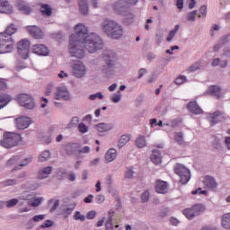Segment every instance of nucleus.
I'll return each mask as SVG.
<instances>
[{
    "label": "nucleus",
    "mask_w": 230,
    "mask_h": 230,
    "mask_svg": "<svg viewBox=\"0 0 230 230\" xmlns=\"http://www.w3.org/2000/svg\"><path fill=\"white\" fill-rule=\"evenodd\" d=\"M95 200L98 204H102V202H105V197L103 195H98Z\"/></svg>",
    "instance_id": "0e129e2a"
},
{
    "label": "nucleus",
    "mask_w": 230,
    "mask_h": 230,
    "mask_svg": "<svg viewBox=\"0 0 230 230\" xmlns=\"http://www.w3.org/2000/svg\"><path fill=\"white\" fill-rule=\"evenodd\" d=\"M176 8L182 10L184 8V0H176Z\"/></svg>",
    "instance_id": "680f3d73"
},
{
    "label": "nucleus",
    "mask_w": 230,
    "mask_h": 230,
    "mask_svg": "<svg viewBox=\"0 0 230 230\" xmlns=\"http://www.w3.org/2000/svg\"><path fill=\"white\" fill-rule=\"evenodd\" d=\"M72 69V73L76 78H83V76H85V73H87V68L82 61H75Z\"/></svg>",
    "instance_id": "6e6552de"
},
{
    "label": "nucleus",
    "mask_w": 230,
    "mask_h": 230,
    "mask_svg": "<svg viewBox=\"0 0 230 230\" xmlns=\"http://www.w3.org/2000/svg\"><path fill=\"white\" fill-rule=\"evenodd\" d=\"M22 141V137H21V134L15 132H5L0 143L4 148H13V146H17V145Z\"/></svg>",
    "instance_id": "7ed1b4c3"
},
{
    "label": "nucleus",
    "mask_w": 230,
    "mask_h": 230,
    "mask_svg": "<svg viewBox=\"0 0 230 230\" xmlns=\"http://www.w3.org/2000/svg\"><path fill=\"white\" fill-rule=\"evenodd\" d=\"M197 17V11H192L187 15V21L194 22Z\"/></svg>",
    "instance_id": "de8ad7c7"
},
{
    "label": "nucleus",
    "mask_w": 230,
    "mask_h": 230,
    "mask_svg": "<svg viewBox=\"0 0 230 230\" xmlns=\"http://www.w3.org/2000/svg\"><path fill=\"white\" fill-rule=\"evenodd\" d=\"M15 49V40L13 37L0 34V55L12 53Z\"/></svg>",
    "instance_id": "20e7f679"
},
{
    "label": "nucleus",
    "mask_w": 230,
    "mask_h": 230,
    "mask_svg": "<svg viewBox=\"0 0 230 230\" xmlns=\"http://www.w3.org/2000/svg\"><path fill=\"white\" fill-rule=\"evenodd\" d=\"M203 182L206 188H208V190H216V188L218 186L217 181H215V178L211 176H206Z\"/></svg>",
    "instance_id": "aec40b11"
},
{
    "label": "nucleus",
    "mask_w": 230,
    "mask_h": 230,
    "mask_svg": "<svg viewBox=\"0 0 230 230\" xmlns=\"http://www.w3.org/2000/svg\"><path fill=\"white\" fill-rule=\"evenodd\" d=\"M16 102L22 105V107H25V109H35V101L33 97L28 93H21L16 96Z\"/></svg>",
    "instance_id": "39448f33"
},
{
    "label": "nucleus",
    "mask_w": 230,
    "mask_h": 230,
    "mask_svg": "<svg viewBox=\"0 0 230 230\" xmlns=\"http://www.w3.org/2000/svg\"><path fill=\"white\" fill-rule=\"evenodd\" d=\"M221 226L225 229H230V213H226V214L223 215Z\"/></svg>",
    "instance_id": "c85d7f7f"
},
{
    "label": "nucleus",
    "mask_w": 230,
    "mask_h": 230,
    "mask_svg": "<svg viewBox=\"0 0 230 230\" xmlns=\"http://www.w3.org/2000/svg\"><path fill=\"white\" fill-rule=\"evenodd\" d=\"M191 193H192V195H197V194H199V195H208V191L202 190L201 188H199V189H197L196 190H193Z\"/></svg>",
    "instance_id": "4d7b16f0"
},
{
    "label": "nucleus",
    "mask_w": 230,
    "mask_h": 230,
    "mask_svg": "<svg viewBox=\"0 0 230 230\" xmlns=\"http://www.w3.org/2000/svg\"><path fill=\"white\" fill-rule=\"evenodd\" d=\"M41 202V199H36L33 200V202H31V206H32L33 208H37V206H39Z\"/></svg>",
    "instance_id": "69168bd1"
},
{
    "label": "nucleus",
    "mask_w": 230,
    "mask_h": 230,
    "mask_svg": "<svg viewBox=\"0 0 230 230\" xmlns=\"http://www.w3.org/2000/svg\"><path fill=\"white\" fill-rule=\"evenodd\" d=\"M208 94L216 96V98H222V93L220 92V87L217 85H212L208 88Z\"/></svg>",
    "instance_id": "b1692460"
},
{
    "label": "nucleus",
    "mask_w": 230,
    "mask_h": 230,
    "mask_svg": "<svg viewBox=\"0 0 230 230\" xmlns=\"http://www.w3.org/2000/svg\"><path fill=\"white\" fill-rule=\"evenodd\" d=\"M17 161H19V156H13L7 161V166H13V164H17Z\"/></svg>",
    "instance_id": "8fccbe9b"
},
{
    "label": "nucleus",
    "mask_w": 230,
    "mask_h": 230,
    "mask_svg": "<svg viewBox=\"0 0 230 230\" xmlns=\"http://www.w3.org/2000/svg\"><path fill=\"white\" fill-rule=\"evenodd\" d=\"M26 30L34 39H44V32H42V30H40V28H39L38 26L29 25L26 27Z\"/></svg>",
    "instance_id": "f8f14e48"
},
{
    "label": "nucleus",
    "mask_w": 230,
    "mask_h": 230,
    "mask_svg": "<svg viewBox=\"0 0 230 230\" xmlns=\"http://www.w3.org/2000/svg\"><path fill=\"white\" fill-rule=\"evenodd\" d=\"M151 161L154 164H161L163 157L161 156V152H159V150H153Z\"/></svg>",
    "instance_id": "5701e85b"
},
{
    "label": "nucleus",
    "mask_w": 230,
    "mask_h": 230,
    "mask_svg": "<svg viewBox=\"0 0 230 230\" xmlns=\"http://www.w3.org/2000/svg\"><path fill=\"white\" fill-rule=\"evenodd\" d=\"M174 172L181 178L180 182L181 184H188V182L190 181V179L191 177L188 168L182 166L181 164H178L175 166Z\"/></svg>",
    "instance_id": "423d86ee"
},
{
    "label": "nucleus",
    "mask_w": 230,
    "mask_h": 230,
    "mask_svg": "<svg viewBox=\"0 0 230 230\" xmlns=\"http://www.w3.org/2000/svg\"><path fill=\"white\" fill-rule=\"evenodd\" d=\"M148 199H150V192L145 191L141 196L142 202H147Z\"/></svg>",
    "instance_id": "bf43d9fd"
},
{
    "label": "nucleus",
    "mask_w": 230,
    "mask_h": 230,
    "mask_svg": "<svg viewBox=\"0 0 230 230\" xmlns=\"http://www.w3.org/2000/svg\"><path fill=\"white\" fill-rule=\"evenodd\" d=\"M183 215L189 220H191V218H195V217H197V214H195V210H193L192 207L190 208H185L183 210Z\"/></svg>",
    "instance_id": "7c9ffc66"
},
{
    "label": "nucleus",
    "mask_w": 230,
    "mask_h": 230,
    "mask_svg": "<svg viewBox=\"0 0 230 230\" xmlns=\"http://www.w3.org/2000/svg\"><path fill=\"white\" fill-rule=\"evenodd\" d=\"M77 128L81 134H85L86 132H89V127L85 125L84 123L81 122L78 126Z\"/></svg>",
    "instance_id": "ea45409f"
},
{
    "label": "nucleus",
    "mask_w": 230,
    "mask_h": 230,
    "mask_svg": "<svg viewBox=\"0 0 230 230\" xmlns=\"http://www.w3.org/2000/svg\"><path fill=\"white\" fill-rule=\"evenodd\" d=\"M191 208L194 210L196 217H199V215H202V213L206 211V206H204L203 204H195Z\"/></svg>",
    "instance_id": "c756f323"
},
{
    "label": "nucleus",
    "mask_w": 230,
    "mask_h": 230,
    "mask_svg": "<svg viewBox=\"0 0 230 230\" xmlns=\"http://www.w3.org/2000/svg\"><path fill=\"white\" fill-rule=\"evenodd\" d=\"M73 209L74 208H64L63 210V215L66 218H67V217H69V215H71V213H73Z\"/></svg>",
    "instance_id": "13d9d810"
},
{
    "label": "nucleus",
    "mask_w": 230,
    "mask_h": 230,
    "mask_svg": "<svg viewBox=\"0 0 230 230\" xmlns=\"http://www.w3.org/2000/svg\"><path fill=\"white\" fill-rule=\"evenodd\" d=\"M75 34L69 40V53L75 58H84L85 50L94 53L103 48V40L95 33L89 34V30L83 23H78L75 28Z\"/></svg>",
    "instance_id": "f257e3e1"
},
{
    "label": "nucleus",
    "mask_w": 230,
    "mask_h": 230,
    "mask_svg": "<svg viewBox=\"0 0 230 230\" xmlns=\"http://www.w3.org/2000/svg\"><path fill=\"white\" fill-rule=\"evenodd\" d=\"M116 157H118V152L114 148L109 149L105 155L107 163H112Z\"/></svg>",
    "instance_id": "4be33fe9"
},
{
    "label": "nucleus",
    "mask_w": 230,
    "mask_h": 230,
    "mask_svg": "<svg viewBox=\"0 0 230 230\" xmlns=\"http://www.w3.org/2000/svg\"><path fill=\"white\" fill-rule=\"evenodd\" d=\"M30 163H31V158H26L22 164H19L18 166H15L12 172H15L17 170H21V168H22V166H28V164H30Z\"/></svg>",
    "instance_id": "58836bf2"
},
{
    "label": "nucleus",
    "mask_w": 230,
    "mask_h": 230,
    "mask_svg": "<svg viewBox=\"0 0 230 230\" xmlns=\"http://www.w3.org/2000/svg\"><path fill=\"white\" fill-rule=\"evenodd\" d=\"M16 128L19 130H24V128H28L30 125H31V119L29 117H19L15 119Z\"/></svg>",
    "instance_id": "9b49d317"
},
{
    "label": "nucleus",
    "mask_w": 230,
    "mask_h": 230,
    "mask_svg": "<svg viewBox=\"0 0 230 230\" xmlns=\"http://www.w3.org/2000/svg\"><path fill=\"white\" fill-rule=\"evenodd\" d=\"M18 54L23 60L30 57V40H21L17 45Z\"/></svg>",
    "instance_id": "0eeeda50"
},
{
    "label": "nucleus",
    "mask_w": 230,
    "mask_h": 230,
    "mask_svg": "<svg viewBox=\"0 0 230 230\" xmlns=\"http://www.w3.org/2000/svg\"><path fill=\"white\" fill-rule=\"evenodd\" d=\"M103 60H105L108 67H112L114 66V61L116 60V54L111 50H107L103 55Z\"/></svg>",
    "instance_id": "dca6fc26"
},
{
    "label": "nucleus",
    "mask_w": 230,
    "mask_h": 230,
    "mask_svg": "<svg viewBox=\"0 0 230 230\" xmlns=\"http://www.w3.org/2000/svg\"><path fill=\"white\" fill-rule=\"evenodd\" d=\"M51 226H53V221L51 220H46L41 226V229H46L48 227H51Z\"/></svg>",
    "instance_id": "6e6d98bb"
},
{
    "label": "nucleus",
    "mask_w": 230,
    "mask_h": 230,
    "mask_svg": "<svg viewBox=\"0 0 230 230\" xmlns=\"http://www.w3.org/2000/svg\"><path fill=\"white\" fill-rule=\"evenodd\" d=\"M136 146L137 148H145L146 146V138L144 136H140L136 140Z\"/></svg>",
    "instance_id": "f704fd0d"
},
{
    "label": "nucleus",
    "mask_w": 230,
    "mask_h": 230,
    "mask_svg": "<svg viewBox=\"0 0 230 230\" xmlns=\"http://www.w3.org/2000/svg\"><path fill=\"white\" fill-rule=\"evenodd\" d=\"M41 13L42 15H47V17H51V13H53V12L51 7H49V4H41Z\"/></svg>",
    "instance_id": "2f4dec72"
},
{
    "label": "nucleus",
    "mask_w": 230,
    "mask_h": 230,
    "mask_svg": "<svg viewBox=\"0 0 230 230\" xmlns=\"http://www.w3.org/2000/svg\"><path fill=\"white\" fill-rule=\"evenodd\" d=\"M132 175H134V171H132V168H128L126 171V178L130 179L132 178Z\"/></svg>",
    "instance_id": "e2e57ef3"
},
{
    "label": "nucleus",
    "mask_w": 230,
    "mask_h": 230,
    "mask_svg": "<svg viewBox=\"0 0 230 230\" xmlns=\"http://www.w3.org/2000/svg\"><path fill=\"white\" fill-rule=\"evenodd\" d=\"M10 12H12V6L10 4H8L7 1H0V13H8Z\"/></svg>",
    "instance_id": "bb28decb"
},
{
    "label": "nucleus",
    "mask_w": 230,
    "mask_h": 230,
    "mask_svg": "<svg viewBox=\"0 0 230 230\" xmlns=\"http://www.w3.org/2000/svg\"><path fill=\"white\" fill-rule=\"evenodd\" d=\"M17 32V27L14 24H10L4 32H0V35H4L5 37H12L13 33Z\"/></svg>",
    "instance_id": "393cba45"
},
{
    "label": "nucleus",
    "mask_w": 230,
    "mask_h": 230,
    "mask_svg": "<svg viewBox=\"0 0 230 230\" xmlns=\"http://www.w3.org/2000/svg\"><path fill=\"white\" fill-rule=\"evenodd\" d=\"M49 157H51V153H49V151H43L39 156V161L40 163H44L45 161H48Z\"/></svg>",
    "instance_id": "c9c22d12"
},
{
    "label": "nucleus",
    "mask_w": 230,
    "mask_h": 230,
    "mask_svg": "<svg viewBox=\"0 0 230 230\" xmlns=\"http://www.w3.org/2000/svg\"><path fill=\"white\" fill-rule=\"evenodd\" d=\"M175 84L176 85H182L184 82H186V76L184 75H180L178 78L175 79Z\"/></svg>",
    "instance_id": "3c124183"
},
{
    "label": "nucleus",
    "mask_w": 230,
    "mask_h": 230,
    "mask_svg": "<svg viewBox=\"0 0 230 230\" xmlns=\"http://www.w3.org/2000/svg\"><path fill=\"white\" fill-rule=\"evenodd\" d=\"M12 100H13L12 95L6 93H0V111L1 109H4V107H6V105L12 102Z\"/></svg>",
    "instance_id": "a211bd4d"
},
{
    "label": "nucleus",
    "mask_w": 230,
    "mask_h": 230,
    "mask_svg": "<svg viewBox=\"0 0 230 230\" xmlns=\"http://www.w3.org/2000/svg\"><path fill=\"white\" fill-rule=\"evenodd\" d=\"M4 186H15L17 181L15 179L6 180L3 181Z\"/></svg>",
    "instance_id": "603ef678"
},
{
    "label": "nucleus",
    "mask_w": 230,
    "mask_h": 230,
    "mask_svg": "<svg viewBox=\"0 0 230 230\" xmlns=\"http://www.w3.org/2000/svg\"><path fill=\"white\" fill-rule=\"evenodd\" d=\"M106 230H113L114 225H112V217H109L105 224Z\"/></svg>",
    "instance_id": "37998d69"
},
{
    "label": "nucleus",
    "mask_w": 230,
    "mask_h": 230,
    "mask_svg": "<svg viewBox=\"0 0 230 230\" xmlns=\"http://www.w3.org/2000/svg\"><path fill=\"white\" fill-rule=\"evenodd\" d=\"M128 141H130V137L128 135H122L118 143L119 148H123Z\"/></svg>",
    "instance_id": "72a5a7b5"
},
{
    "label": "nucleus",
    "mask_w": 230,
    "mask_h": 230,
    "mask_svg": "<svg viewBox=\"0 0 230 230\" xmlns=\"http://www.w3.org/2000/svg\"><path fill=\"white\" fill-rule=\"evenodd\" d=\"M198 69H200L199 62H197L194 65H192L191 66H190L189 71H190V73H193V72L197 71Z\"/></svg>",
    "instance_id": "864d4df0"
},
{
    "label": "nucleus",
    "mask_w": 230,
    "mask_h": 230,
    "mask_svg": "<svg viewBox=\"0 0 230 230\" xmlns=\"http://www.w3.org/2000/svg\"><path fill=\"white\" fill-rule=\"evenodd\" d=\"M155 191L156 193H167L168 183L164 181L157 180L155 182Z\"/></svg>",
    "instance_id": "f3484780"
},
{
    "label": "nucleus",
    "mask_w": 230,
    "mask_h": 230,
    "mask_svg": "<svg viewBox=\"0 0 230 230\" xmlns=\"http://www.w3.org/2000/svg\"><path fill=\"white\" fill-rule=\"evenodd\" d=\"M170 222H171L172 226H179V220L175 217H172L170 219Z\"/></svg>",
    "instance_id": "774afa93"
},
{
    "label": "nucleus",
    "mask_w": 230,
    "mask_h": 230,
    "mask_svg": "<svg viewBox=\"0 0 230 230\" xmlns=\"http://www.w3.org/2000/svg\"><path fill=\"white\" fill-rule=\"evenodd\" d=\"M187 109L188 111H190V112H191V114H202V109L200 108V106H199V104H197L196 102H189V104L187 105Z\"/></svg>",
    "instance_id": "6ab92c4d"
},
{
    "label": "nucleus",
    "mask_w": 230,
    "mask_h": 230,
    "mask_svg": "<svg viewBox=\"0 0 230 230\" xmlns=\"http://www.w3.org/2000/svg\"><path fill=\"white\" fill-rule=\"evenodd\" d=\"M179 28L180 26L179 25H176L174 27L173 30H172L170 32H169V35L167 37V41L170 42L173 40V38L175 37V35L177 34V31H179Z\"/></svg>",
    "instance_id": "e433bc0d"
},
{
    "label": "nucleus",
    "mask_w": 230,
    "mask_h": 230,
    "mask_svg": "<svg viewBox=\"0 0 230 230\" xmlns=\"http://www.w3.org/2000/svg\"><path fill=\"white\" fill-rule=\"evenodd\" d=\"M199 13L200 14H199V19L202 18V17H206V15H208V6L206 5H202L199 9Z\"/></svg>",
    "instance_id": "79ce46f5"
},
{
    "label": "nucleus",
    "mask_w": 230,
    "mask_h": 230,
    "mask_svg": "<svg viewBox=\"0 0 230 230\" xmlns=\"http://www.w3.org/2000/svg\"><path fill=\"white\" fill-rule=\"evenodd\" d=\"M95 128L98 132H108V130L112 129V126H111V124L99 123L95 125Z\"/></svg>",
    "instance_id": "cd10ccee"
},
{
    "label": "nucleus",
    "mask_w": 230,
    "mask_h": 230,
    "mask_svg": "<svg viewBox=\"0 0 230 230\" xmlns=\"http://www.w3.org/2000/svg\"><path fill=\"white\" fill-rule=\"evenodd\" d=\"M8 89V81L4 78H0V92Z\"/></svg>",
    "instance_id": "a19ab883"
},
{
    "label": "nucleus",
    "mask_w": 230,
    "mask_h": 230,
    "mask_svg": "<svg viewBox=\"0 0 230 230\" xmlns=\"http://www.w3.org/2000/svg\"><path fill=\"white\" fill-rule=\"evenodd\" d=\"M53 168L51 166H48L43 168L41 171L39 172L38 178L39 179H47L49 173H51Z\"/></svg>",
    "instance_id": "a878e982"
},
{
    "label": "nucleus",
    "mask_w": 230,
    "mask_h": 230,
    "mask_svg": "<svg viewBox=\"0 0 230 230\" xmlns=\"http://www.w3.org/2000/svg\"><path fill=\"white\" fill-rule=\"evenodd\" d=\"M111 100L114 103H118L119 100H121V96H119V94H115Z\"/></svg>",
    "instance_id": "338daca9"
},
{
    "label": "nucleus",
    "mask_w": 230,
    "mask_h": 230,
    "mask_svg": "<svg viewBox=\"0 0 230 230\" xmlns=\"http://www.w3.org/2000/svg\"><path fill=\"white\" fill-rule=\"evenodd\" d=\"M102 29L111 39H121L123 37V27L114 21L105 20L102 22Z\"/></svg>",
    "instance_id": "f03ea898"
},
{
    "label": "nucleus",
    "mask_w": 230,
    "mask_h": 230,
    "mask_svg": "<svg viewBox=\"0 0 230 230\" xmlns=\"http://www.w3.org/2000/svg\"><path fill=\"white\" fill-rule=\"evenodd\" d=\"M17 8L18 10H20L21 12H23V13H25L26 15H28L29 13H31V7H30V5H28L24 1L22 0H19L17 2Z\"/></svg>",
    "instance_id": "412c9836"
},
{
    "label": "nucleus",
    "mask_w": 230,
    "mask_h": 230,
    "mask_svg": "<svg viewBox=\"0 0 230 230\" xmlns=\"http://www.w3.org/2000/svg\"><path fill=\"white\" fill-rule=\"evenodd\" d=\"M137 0H120L114 4L113 10L117 13H123L127 10V4H137Z\"/></svg>",
    "instance_id": "1a4fd4ad"
},
{
    "label": "nucleus",
    "mask_w": 230,
    "mask_h": 230,
    "mask_svg": "<svg viewBox=\"0 0 230 230\" xmlns=\"http://www.w3.org/2000/svg\"><path fill=\"white\" fill-rule=\"evenodd\" d=\"M49 206L50 208V213H53L55 210L58 209V206H60V200L58 199H49Z\"/></svg>",
    "instance_id": "473e14b6"
},
{
    "label": "nucleus",
    "mask_w": 230,
    "mask_h": 230,
    "mask_svg": "<svg viewBox=\"0 0 230 230\" xmlns=\"http://www.w3.org/2000/svg\"><path fill=\"white\" fill-rule=\"evenodd\" d=\"M53 89H55V85L53 84H49L45 89L46 96H49V94H51V92L53 91Z\"/></svg>",
    "instance_id": "09e8293b"
},
{
    "label": "nucleus",
    "mask_w": 230,
    "mask_h": 230,
    "mask_svg": "<svg viewBox=\"0 0 230 230\" xmlns=\"http://www.w3.org/2000/svg\"><path fill=\"white\" fill-rule=\"evenodd\" d=\"M19 204V199H13L8 201H6V208H13Z\"/></svg>",
    "instance_id": "a18cd8bd"
},
{
    "label": "nucleus",
    "mask_w": 230,
    "mask_h": 230,
    "mask_svg": "<svg viewBox=\"0 0 230 230\" xmlns=\"http://www.w3.org/2000/svg\"><path fill=\"white\" fill-rule=\"evenodd\" d=\"M174 139L178 145H184V137L182 136V132L175 133Z\"/></svg>",
    "instance_id": "4c0bfd02"
},
{
    "label": "nucleus",
    "mask_w": 230,
    "mask_h": 230,
    "mask_svg": "<svg viewBox=\"0 0 230 230\" xmlns=\"http://www.w3.org/2000/svg\"><path fill=\"white\" fill-rule=\"evenodd\" d=\"M69 91L66 86H61L58 88V92L55 94V100H70Z\"/></svg>",
    "instance_id": "2eb2a0df"
},
{
    "label": "nucleus",
    "mask_w": 230,
    "mask_h": 230,
    "mask_svg": "<svg viewBox=\"0 0 230 230\" xmlns=\"http://www.w3.org/2000/svg\"><path fill=\"white\" fill-rule=\"evenodd\" d=\"M46 218V215H37L32 217L33 222H41V220H44Z\"/></svg>",
    "instance_id": "5fc2aeb1"
},
{
    "label": "nucleus",
    "mask_w": 230,
    "mask_h": 230,
    "mask_svg": "<svg viewBox=\"0 0 230 230\" xmlns=\"http://www.w3.org/2000/svg\"><path fill=\"white\" fill-rule=\"evenodd\" d=\"M95 217H96V211L94 210L89 211L86 214V218H88V220H93Z\"/></svg>",
    "instance_id": "052dcab7"
},
{
    "label": "nucleus",
    "mask_w": 230,
    "mask_h": 230,
    "mask_svg": "<svg viewBox=\"0 0 230 230\" xmlns=\"http://www.w3.org/2000/svg\"><path fill=\"white\" fill-rule=\"evenodd\" d=\"M80 123V119L78 117H73L70 123L68 124L69 128H73V127H76Z\"/></svg>",
    "instance_id": "49530a36"
},
{
    "label": "nucleus",
    "mask_w": 230,
    "mask_h": 230,
    "mask_svg": "<svg viewBox=\"0 0 230 230\" xmlns=\"http://www.w3.org/2000/svg\"><path fill=\"white\" fill-rule=\"evenodd\" d=\"M74 219L80 220V222L85 221V216L82 215L80 211H76L74 215Z\"/></svg>",
    "instance_id": "c03bdc74"
},
{
    "label": "nucleus",
    "mask_w": 230,
    "mask_h": 230,
    "mask_svg": "<svg viewBox=\"0 0 230 230\" xmlns=\"http://www.w3.org/2000/svg\"><path fill=\"white\" fill-rule=\"evenodd\" d=\"M93 8H98V0H91ZM79 10L83 15L89 13V6L87 5V0H79Z\"/></svg>",
    "instance_id": "ddd939ff"
},
{
    "label": "nucleus",
    "mask_w": 230,
    "mask_h": 230,
    "mask_svg": "<svg viewBox=\"0 0 230 230\" xmlns=\"http://www.w3.org/2000/svg\"><path fill=\"white\" fill-rule=\"evenodd\" d=\"M32 53L40 57H48L49 49L44 44H37L32 47Z\"/></svg>",
    "instance_id": "4468645a"
},
{
    "label": "nucleus",
    "mask_w": 230,
    "mask_h": 230,
    "mask_svg": "<svg viewBox=\"0 0 230 230\" xmlns=\"http://www.w3.org/2000/svg\"><path fill=\"white\" fill-rule=\"evenodd\" d=\"M226 119V114L222 111H215L213 113L208 114V120L210 125H217V123H222Z\"/></svg>",
    "instance_id": "9d476101"
}]
</instances>
